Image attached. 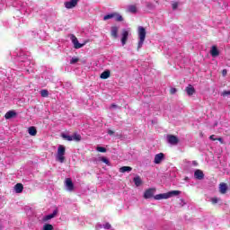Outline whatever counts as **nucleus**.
I'll return each instance as SVG.
<instances>
[{
	"instance_id": "f257e3e1",
	"label": "nucleus",
	"mask_w": 230,
	"mask_h": 230,
	"mask_svg": "<svg viewBox=\"0 0 230 230\" xmlns=\"http://www.w3.org/2000/svg\"><path fill=\"white\" fill-rule=\"evenodd\" d=\"M138 44H137V51L143 48V44H145V40L146 39V29L143 26H139L138 29Z\"/></svg>"
},
{
	"instance_id": "f03ea898",
	"label": "nucleus",
	"mask_w": 230,
	"mask_h": 230,
	"mask_svg": "<svg viewBox=\"0 0 230 230\" xmlns=\"http://www.w3.org/2000/svg\"><path fill=\"white\" fill-rule=\"evenodd\" d=\"M66 146L60 145L58 147V154H57V161H58L59 163H64V161H66Z\"/></svg>"
},
{
	"instance_id": "7ed1b4c3",
	"label": "nucleus",
	"mask_w": 230,
	"mask_h": 230,
	"mask_svg": "<svg viewBox=\"0 0 230 230\" xmlns=\"http://www.w3.org/2000/svg\"><path fill=\"white\" fill-rule=\"evenodd\" d=\"M71 40H72V43L74 44L75 49H80V48H84V46H85V42L84 43L78 42V38H76L75 34L71 35Z\"/></svg>"
},
{
	"instance_id": "20e7f679",
	"label": "nucleus",
	"mask_w": 230,
	"mask_h": 230,
	"mask_svg": "<svg viewBox=\"0 0 230 230\" xmlns=\"http://www.w3.org/2000/svg\"><path fill=\"white\" fill-rule=\"evenodd\" d=\"M167 143L173 146L178 145L179 137H177L175 135H167Z\"/></svg>"
},
{
	"instance_id": "39448f33",
	"label": "nucleus",
	"mask_w": 230,
	"mask_h": 230,
	"mask_svg": "<svg viewBox=\"0 0 230 230\" xmlns=\"http://www.w3.org/2000/svg\"><path fill=\"white\" fill-rule=\"evenodd\" d=\"M64 4L67 10H71L78 4V0H70V1L65 2Z\"/></svg>"
},
{
	"instance_id": "423d86ee",
	"label": "nucleus",
	"mask_w": 230,
	"mask_h": 230,
	"mask_svg": "<svg viewBox=\"0 0 230 230\" xmlns=\"http://www.w3.org/2000/svg\"><path fill=\"white\" fill-rule=\"evenodd\" d=\"M164 160V154L160 153L155 155L154 163L155 164H161L163 161Z\"/></svg>"
},
{
	"instance_id": "0eeeda50",
	"label": "nucleus",
	"mask_w": 230,
	"mask_h": 230,
	"mask_svg": "<svg viewBox=\"0 0 230 230\" xmlns=\"http://www.w3.org/2000/svg\"><path fill=\"white\" fill-rule=\"evenodd\" d=\"M122 38H121V44L125 46L127 44V40H128V31L126 29L122 30Z\"/></svg>"
},
{
	"instance_id": "6e6552de",
	"label": "nucleus",
	"mask_w": 230,
	"mask_h": 230,
	"mask_svg": "<svg viewBox=\"0 0 230 230\" xmlns=\"http://www.w3.org/2000/svg\"><path fill=\"white\" fill-rule=\"evenodd\" d=\"M66 187L67 188L68 191H73L75 190V184L73 183V180H71V178L66 179Z\"/></svg>"
},
{
	"instance_id": "1a4fd4ad",
	"label": "nucleus",
	"mask_w": 230,
	"mask_h": 230,
	"mask_svg": "<svg viewBox=\"0 0 230 230\" xmlns=\"http://www.w3.org/2000/svg\"><path fill=\"white\" fill-rule=\"evenodd\" d=\"M58 215V208H56L52 214L47 215L43 217V222H48V220H51V218H55Z\"/></svg>"
},
{
	"instance_id": "9d476101",
	"label": "nucleus",
	"mask_w": 230,
	"mask_h": 230,
	"mask_svg": "<svg viewBox=\"0 0 230 230\" xmlns=\"http://www.w3.org/2000/svg\"><path fill=\"white\" fill-rule=\"evenodd\" d=\"M154 193H155V189H147L144 192V199H152V197H154Z\"/></svg>"
},
{
	"instance_id": "9b49d317",
	"label": "nucleus",
	"mask_w": 230,
	"mask_h": 230,
	"mask_svg": "<svg viewBox=\"0 0 230 230\" xmlns=\"http://www.w3.org/2000/svg\"><path fill=\"white\" fill-rule=\"evenodd\" d=\"M194 177L195 179H198V181H202V179H204V172L200 169H197L194 172Z\"/></svg>"
},
{
	"instance_id": "f8f14e48",
	"label": "nucleus",
	"mask_w": 230,
	"mask_h": 230,
	"mask_svg": "<svg viewBox=\"0 0 230 230\" xmlns=\"http://www.w3.org/2000/svg\"><path fill=\"white\" fill-rule=\"evenodd\" d=\"M210 55L211 57L215 58V57H218V55H220V51L218 50V48L217 46H212L211 49H210Z\"/></svg>"
},
{
	"instance_id": "ddd939ff",
	"label": "nucleus",
	"mask_w": 230,
	"mask_h": 230,
	"mask_svg": "<svg viewBox=\"0 0 230 230\" xmlns=\"http://www.w3.org/2000/svg\"><path fill=\"white\" fill-rule=\"evenodd\" d=\"M219 192L222 195H226V193H227V184L226 183L221 182L219 184Z\"/></svg>"
},
{
	"instance_id": "4468645a",
	"label": "nucleus",
	"mask_w": 230,
	"mask_h": 230,
	"mask_svg": "<svg viewBox=\"0 0 230 230\" xmlns=\"http://www.w3.org/2000/svg\"><path fill=\"white\" fill-rule=\"evenodd\" d=\"M118 31H119V28H118V26L111 27V35L113 39H118Z\"/></svg>"
},
{
	"instance_id": "2eb2a0df",
	"label": "nucleus",
	"mask_w": 230,
	"mask_h": 230,
	"mask_svg": "<svg viewBox=\"0 0 230 230\" xmlns=\"http://www.w3.org/2000/svg\"><path fill=\"white\" fill-rule=\"evenodd\" d=\"M185 91L189 96H193V94H195V88L191 84H189Z\"/></svg>"
},
{
	"instance_id": "dca6fc26",
	"label": "nucleus",
	"mask_w": 230,
	"mask_h": 230,
	"mask_svg": "<svg viewBox=\"0 0 230 230\" xmlns=\"http://www.w3.org/2000/svg\"><path fill=\"white\" fill-rule=\"evenodd\" d=\"M154 199H155V200H163V199H169L168 192L163 193V194H157V195L154 196Z\"/></svg>"
},
{
	"instance_id": "f3484780",
	"label": "nucleus",
	"mask_w": 230,
	"mask_h": 230,
	"mask_svg": "<svg viewBox=\"0 0 230 230\" xmlns=\"http://www.w3.org/2000/svg\"><path fill=\"white\" fill-rule=\"evenodd\" d=\"M15 116H17V112L9 111L5 113L4 118L5 119H12V118H15Z\"/></svg>"
},
{
	"instance_id": "a211bd4d",
	"label": "nucleus",
	"mask_w": 230,
	"mask_h": 230,
	"mask_svg": "<svg viewBox=\"0 0 230 230\" xmlns=\"http://www.w3.org/2000/svg\"><path fill=\"white\" fill-rule=\"evenodd\" d=\"M14 190L16 193H22V190H24V185H22V183H17L14 186Z\"/></svg>"
},
{
	"instance_id": "6ab92c4d",
	"label": "nucleus",
	"mask_w": 230,
	"mask_h": 230,
	"mask_svg": "<svg viewBox=\"0 0 230 230\" xmlns=\"http://www.w3.org/2000/svg\"><path fill=\"white\" fill-rule=\"evenodd\" d=\"M110 76H111V71L109 70H105L101 74L102 80H107V78H110Z\"/></svg>"
},
{
	"instance_id": "aec40b11",
	"label": "nucleus",
	"mask_w": 230,
	"mask_h": 230,
	"mask_svg": "<svg viewBox=\"0 0 230 230\" xmlns=\"http://www.w3.org/2000/svg\"><path fill=\"white\" fill-rule=\"evenodd\" d=\"M133 181L135 182V185L137 187H139V186H141V184H143V181L141 180V177H139V176L135 177L133 179Z\"/></svg>"
},
{
	"instance_id": "412c9836",
	"label": "nucleus",
	"mask_w": 230,
	"mask_h": 230,
	"mask_svg": "<svg viewBox=\"0 0 230 230\" xmlns=\"http://www.w3.org/2000/svg\"><path fill=\"white\" fill-rule=\"evenodd\" d=\"M167 195H168L169 199L172 197H177L178 195H181V191L180 190H172V191L167 192Z\"/></svg>"
},
{
	"instance_id": "4be33fe9",
	"label": "nucleus",
	"mask_w": 230,
	"mask_h": 230,
	"mask_svg": "<svg viewBox=\"0 0 230 230\" xmlns=\"http://www.w3.org/2000/svg\"><path fill=\"white\" fill-rule=\"evenodd\" d=\"M120 173H125L127 172H132V167L130 166H122L119 169Z\"/></svg>"
},
{
	"instance_id": "5701e85b",
	"label": "nucleus",
	"mask_w": 230,
	"mask_h": 230,
	"mask_svg": "<svg viewBox=\"0 0 230 230\" xmlns=\"http://www.w3.org/2000/svg\"><path fill=\"white\" fill-rule=\"evenodd\" d=\"M28 132L30 136H37V128L35 127H30Z\"/></svg>"
},
{
	"instance_id": "b1692460",
	"label": "nucleus",
	"mask_w": 230,
	"mask_h": 230,
	"mask_svg": "<svg viewBox=\"0 0 230 230\" xmlns=\"http://www.w3.org/2000/svg\"><path fill=\"white\" fill-rule=\"evenodd\" d=\"M116 17L115 13H110V14H106L103 17V21H109V19H114Z\"/></svg>"
},
{
	"instance_id": "393cba45",
	"label": "nucleus",
	"mask_w": 230,
	"mask_h": 230,
	"mask_svg": "<svg viewBox=\"0 0 230 230\" xmlns=\"http://www.w3.org/2000/svg\"><path fill=\"white\" fill-rule=\"evenodd\" d=\"M73 141H82V136H80V134L75 133L72 136Z\"/></svg>"
},
{
	"instance_id": "a878e982",
	"label": "nucleus",
	"mask_w": 230,
	"mask_h": 230,
	"mask_svg": "<svg viewBox=\"0 0 230 230\" xmlns=\"http://www.w3.org/2000/svg\"><path fill=\"white\" fill-rule=\"evenodd\" d=\"M99 161H102V163H104L105 164H107L108 166L111 165V162L109 161V159L105 156H102L99 158Z\"/></svg>"
},
{
	"instance_id": "bb28decb",
	"label": "nucleus",
	"mask_w": 230,
	"mask_h": 230,
	"mask_svg": "<svg viewBox=\"0 0 230 230\" xmlns=\"http://www.w3.org/2000/svg\"><path fill=\"white\" fill-rule=\"evenodd\" d=\"M115 21L117 22H123V16H121L119 13H115Z\"/></svg>"
},
{
	"instance_id": "cd10ccee",
	"label": "nucleus",
	"mask_w": 230,
	"mask_h": 230,
	"mask_svg": "<svg viewBox=\"0 0 230 230\" xmlns=\"http://www.w3.org/2000/svg\"><path fill=\"white\" fill-rule=\"evenodd\" d=\"M61 137H63V139H66V141H73V136H68V135L62 133Z\"/></svg>"
},
{
	"instance_id": "c85d7f7f",
	"label": "nucleus",
	"mask_w": 230,
	"mask_h": 230,
	"mask_svg": "<svg viewBox=\"0 0 230 230\" xmlns=\"http://www.w3.org/2000/svg\"><path fill=\"white\" fill-rule=\"evenodd\" d=\"M128 12H130L131 13H136L137 12V7H136V5H129Z\"/></svg>"
},
{
	"instance_id": "c756f323",
	"label": "nucleus",
	"mask_w": 230,
	"mask_h": 230,
	"mask_svg": "<svg viewBox=\"0 0 230 230\" xmlns=\"http://www.w3.org/2000/svg\"><path fill=\"white\" fill-rule=\"evenodd\" d=\"M40 94L42 98H48L49 96V92H48V90H41Z\"/></svg>"
},
{
	"instance_id": "7c9ffc66",
	"label": "nucleus",
	"mask_w": 230,
	"mask_h": 230,
	"mask_svg": "<svg viewBox=\"0 0 230 230\" xmlns=\"http://www.w3.org/2000/svg\"><path fill=\"white\" fill-rule=\"evenodd\" d=\"M43 230H53V225H51V224H45L43 226Z\"/></svg>"
},
{
	"instance_id": "2f4dec72",
	"label": "nucleus",
	"mask_w": 230,
	"mask_h": 230,
	"mask_svg": "<svg viewBox=\"0 0 230 230\" xmlns=\"http://www.w3.org/2000/svg\"><path fill=\"white\" fill-rule=\"evenodd\" d=\"M97 152H101L102 154H105V152H107V148L102 147V146H97Z\"/></svg>"
},
{
	"instance_id": "473e14b6",
	"label": "nucleus",
	"mask_w": 230,
	"mask_h": 230,
	"mask_svg": "<svg viewBox=\"0 0 230 230\" xmlns=\"http://www.w3.org/2000/svg\"><path fill=\"white\" fill-rule=\"evenodd\" d=\"M79 60H80V58H73L70 60V64H76V62H78Z\"/></svg>"
},
{
	"instance_id": "72a5a7b5",
	"label": "nucleus",
	"mask_w": 230,
	"mask_h": 230,
	"mask_svg": "<svg viewBox=\"0 0 230 230\" xmlns=\"http://www.w3.org/2000/svg\"><path fill=\"white\" fill-rule=\"evenodd\" d=\"M211 202H212V204H217L218 203V198H212Z\"/></svg>"
},
{
	"instance_id": "f704fd0d",
	"label": "nucleus",
	"mask_w": 230,
	"mask_h": 230,
	"mask_svg": "<svg viewBox=\"0 0 230 230\" xmlns=\"http://www.w3.org/2000/svg\"><path fill=\"white\" fill-rule=\"evenodd\" d=\"M179 4L177 2L172 4V10H177Z\"/></svg>"
},
{
	"instance_id": "c9c22d12",
	"label": "nucleus",
	"mask_w": 230,
	"mask_h": 230,
	"mask_svg": "<svg viewBox=\"0 0 230 230\" xmlns=\"http://www.w3.org/2000/svg\"><path fill=\"white\" fill-rule=\"evenodd\" d=\"M175 93H177V89L176 88H171L170 89V94H175Z\"/></svg>"
},
{
	"instance_id": "e433bc0d",
	"label": "nucleus",
	"mask_w": 230,
	"mask_h": 230,
	"mask_svg": "<svg viewBox=\"0 0 230 230\" xmlns=\"http://www.w3.org/2000/svg\"><path fill=\"white\" fill-rule=\"evenodd\" d=\"M216 141H219L221 145H224V139L222 137L216 138Z\"/></svg>"
},
{
	"instance_id": "4c0bfd02",
	"label": "nucleus",
	"mask_w": 230,
	"mask_h": 230,
	"mask_svg": "<svg viewBox=\"0 0 230 230\" xmlns=\"http://www.w3.org/2000/svg\"><path fill=\"white\" fill-rule=\"evenodd\" d=\"M111 224H109V223H106V224L104 225V229H111Z\"/></svg>"
},
{
	"instance_id": "58836bf2",
	"label": "nucleus",
	"mask_w": 230,
	"mask_h": 230,
	"mask_svg": "<svg viewBox=\"0 0 230 230\" xmlns=\"http://www.w3.org/2000/svg\"><path fill=\"white\" fill-rule=\"evenodd\" d=\"M209 139H211V141H217V137H215V135H211Z\"/></svg>"
},
{
	"instance_id": "ea45409f",
	"label": "nucleus",
	"mask_w": 230,
	"mask_h": 230,
	"mask_svg": "<svg viewBox=\"0 0 230 230\" xmlns=\"http://www.w3.org/2000/svg\"><path fill=\"white\" fill-rule=\"evenodd\" d=\"M110 109H118V105L112 103L110 107Z\"/></svg>"
},
{
	"instance_id": "a19ab883",
	"label": "nucleus",
	"mask_w": 230,
	"mask_h": 230,
	"mask_svg": "<svg viewBox=\"0 0 230 230\" xmlns=\"http://www.w3.org/2000/svg\"><path fill=\"white\" fill-rule=\"evenodd\" d=\"M108 134L109 136H114V131H112L111 129H109Z\"/></svg>"
},
{
	"instance_id": "79ce46f5",
	"label": "nucleus",
	"mask_w": 230,
	"mask_h": 230,
	"mask_svg": "<svg viewBox=\"0 0 230 230\" xmlns=\"http://www.w3.org/2000/svg\"><path fill=\"white\" fill-rule=\"evenodd\" d=\"M222 75H223V76H226L227 75V70L226 69H223Z\"/></svg>"
}]
</instances>
